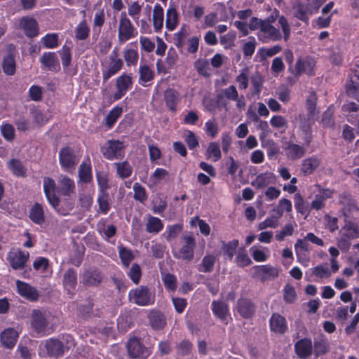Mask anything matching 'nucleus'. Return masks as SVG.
Listing matches in <instances>:
<instances>
[{
	"mask_svg": "<svg viewBox=\"0 0 359 359\" xmlns=\"http://www.w3.org/2000/svg\"><path fill=\"white\" fill-rule=\"evenodd\" d=\"M250 27L257 31L258 39L262 43L280 41L282 39L280 31L276 28L270 20H263L252 18L250 20Z\"/></svg>",
	"mask_w": 359,
	"mask_h": 359,
	"instance_id": "f257e3e1",
	"label": "nucleus"
},
{
	"mask_svg": "<svg viewBox=\"0 0 359 359\" xmlns=\"http://www.w3.org/2000/svg\"><path fill=\"white\" fill-rule=\"evenodd\" d=\"M359 238V224L346 221L341 228L339 235L337 240L338 247L342 251H348L351 246V240Z\"/></svg>",
	"mask_w": 359,
	"mask_h": 359,
	"instance_id": "f03ea898",
	"label": "nucleus"
},
{
	"mask_svg": "<svg viewBox=\"0 0 359 359\" xmlns=\"http://www.w3.org/2000/svg\"><path fill=\"white\" fill-rule=\"evenodd\" d=\"M306 1V4L301 1L297 2L293 7L294 17L304 22H307L311 15L317 13L320 6L325 3L326 0Z\"/></svg>",
	"mask_w": 359,
	"mask_h": 359,
	"instance_id": "7ed1b4c3",
	"label": "nucleus"
},
{
	"mask_svg": "<svg viewBox=\"0 0 359 359\" xmlns=\"http://www.w3.org/2000/svg\"><path fill=\"white\" fill-rule=\"evenodd\" d=\"M117 31L118 40L121 43L135 38L138 34L137 29L125 12L121 13L119 16Z\"/></svg>",
	"mask_w": 359,
	"mask_h": 359,
	"instance_id": "20e7f679",
	"label": "nucleus"
},
{
	"mask_svg": "<svg viewBox=\"0 0 359 359\" xmlns=\"http://www.w3.org/2000/svg\"><path fill=\"white\" fill-rule=\"evenodd\" d=\"M45 195L49 204L60 215H65L68 212L60 208L59 198L56 196L57 187L55 181L48 177L43 180Z\"/></svg>",
	"mask_w": 359,
	"mask_h": 359,
	"instance_id": "39448f33",
	"label": "nucleus"
},
{
	"mask_svg": "<svg viewBox=\"0 0 359 359\" xmlns=\"http://www.w3.org/2000/svg\"><path fill=\"white\" fill-rule=\"evenodd\" d=\"M30 323L32 331L37 336L41 337L50 334L46 315L44 311L39 309L33 310L31 314Z\"/></svg>",
	"mask_w": 359,
	"mask_h": 359,
	"instance_id": "423d86ee",
	"label": "nucleus"
},
{
	"mask_svg": "<svg viewBox=\"0 0 359 359\" xmlns=\"http://www.w3.org/2000/svg\"><path fill=\"white\" fill-rule=\"evenodd\" d=\"M123 62L118 57L116 52H112L102 63V79L107 81L116 74L123 67Z\"/></svg>",
	"mask_w": 359,
	"mask_h": 359,
	"instance_id": "0eeeda50",
	"label": "nucleus"
},
{
	"mask_svg": "<svg viewBox=\"0 0 359 359\" xmlns=\"http://www.w3.org/2000/svg\"><path fill=\"white\" fill-rule=\"evenodd\" d=\"M196 247V242L191 236H185L181 243V245L177 249L173 250L174 257L190 262L194 258V250Z\"/></svg>",
	"mask_w": 359,
	"mask_h": 359,
	"instance_id": "6e6552de",
	"label": "nucleus"
},
{
	"mask_svg": "<svg viewBox=\"0 0 359 359\" xmlns=\"http://www.w3.org/2000/svg\"><path fill=\"white\" fill-rule=\"evenodd\" d=\"M64 353V346L59 340L50 339L42 341L39 346V354L44 357L50 355L53 357H60Z\"/></svg>",
	"mask_w": 359,
	"mask_h": 359,
	"instance_id": "1a4fd4ad",
	"label": "nucleus"
},
{
	"mask_svg": "<svg viewBox=\"0 0 359 359\" xmlns=\"http://www.w3.org/2000/svg\"><path fill=\"white\" fill-rule=\"evenodd\" d=\"M129 298L135 304L144 306L153 304L155 300V295L147 287H140L130 292Z\"/></svg>",
	"mask_w": 359,
	"mask_h": 359,
	"instance_id": "9d476101",
	"label": "nucleus"
},
{
	"mask_svg": "<svg viewBox=\"0 0 359 359\" xmlns=\"http://www.w3.org/2000/svg\"><path fill=\"white\" fill-rule=\"evenodd\" d=\"M103 156L109 159H119L124 156V146L118 140H109L101 148Z\"/></svg>",
	"mask_w": 359,
	"mask_h": 359,
	"instance_id": "9b49d317",
	"label": "nucleus"
},
{
	"mask_svg": "<svg viewBox=\"0 0 359 359\" xmlns=\"http://www.w3.org/2000/svg\"><path fill=\"white\" fill-rule=\"evenodd\" d=\"M133 78L130 74H122L116 79V91L113 94L114 100L121 99L132 88Z\"/></svg>",
	"mask_w": 359,
	"mask_h": 359,
	"instance_id": "f8f14e48",
	"label": "nucleus"
},
{
	"mask_svg": "<svg viewBox=\"0 0 359 359\" xmlns=\"http://www.w3.org/2000/svg\"><path fill=\"white\" fill-rule=\"evenodd\" d=\"M29 257L28 252L22 251L18 248H13L7 255V260L13 269H22L25 266Z\"/></svg>",
	"mask_w": 359,
	"mask_h": 359,
	"instance_id": "ddd939ff",
	"label": "nucleus"
},
{
	"mask_svg": "<svg viewBox=\"0 0 359 359\" xmlns=\"http://www.w3.org/2000/svg\"><path fill=\"white\" fill-rule=\"evenodd\" d=\"M128 352L130 357L133 359H146L151 353L149 349L144 347L137 338L128 341Z\"/></svg>",
	"mask_w": 359,
	"mask_h": 359,
	"instance_id": "4468645a",
	"label": "nucleus"
},
{
	"mask_svg": "<svg viewBox=\"0 0 359 359\" xmlns=\"http://www.w3.org/2000/svg\"><path fill=\"white\" fill-rule=\"evenodd\" d=\"M78 161L79 159L71 148L65 147L60 151V163L64 170L71 171Z\"/></svg>",
	"mask_w": 359,
	"mask_h": 359,
	"instance_id": "2eb2a0df",
	"label": "nucleus"
},
{
	"mask_svg": "<svg viewBox=\"0 0 359 359\" xmlns=\"http://www.w3.org/2000/svg\"><path fill=\"white\" fill-rule=\"evenodd\" d=\"M213 314L222 323L227 325L231 319L228 304L223 301H213L211 304Z\"/></svg>",
	"mask_w": 359,
	"mask_h": 359,
	"instance_id": "dca6fc26",
	"label": "nucleus"
},
{
	"mask_svg": "<svg viewBox=\"0 0 359 359\" xmlns=\"http://www.w3.org/2000/svg\"><path fill=\"white\" fill-rule=\"evenodd\" d=\"M255 274L262 280L273 279L278 276L280 270L278 268L269 265H261L255 267Z\"/></svg>",
	"mask_w": 359,
	"mask_h": 359,
	"instance_id": "f3484780",
	"label": "nucleus"
},
{
	"mask_svg": "<svg viewBox=\"0 0 359 359\" xmlns=\"http://www.w3.org/2000/svg\"><path fill=\"white\" fill-rule=\"evenodd\" d=\"M20 27L28 37H34L39 34V29L35 19L30 17H24L20 21Z\"/></svg>",
	"mask_w": 359,
	"mask_h": 359,
	"instance_id": "a211bd4d",
	"label": "nucleus"
},
{
	"mask_svg": "<svg viewBox=\"0 0 359 359\" xmlns=\"http://www.w3.org/2000/svg\"><path fill=\"white\" fill-rule=\"evenodd\" d=\"M19 332L14 328L4 329L0 334V341L7 348H12L16 344Z\"/></svg>",
	"mask_w": 359,
	"mask_h": 359,
	"instance_id": "6ab92c4d",
	"label": "nucleus"
},
{
	"mask_svg": "<svg viewBox=\"0 0 359 359\" xmlns=\"http://www.w3.org/2000/svg\"><path fill=\"white\" fill-rule=\"evenodd\" d=\"M16 287L18 294L22 297L29 301H36L39 298V294L37 290L28 283L17 280Z\"/></svg>",
	"mask_w": 359,
	"mask_h": 359,
	"instance_id": "aec40b11",
	"label": "nucleus"
},
{
	"mask_svg": "<svg viewBox=\"0 0 359 359\" xmlns=\"http://www.w3.org/2000/svg\"><path fill=\"white\" fill-rule=\"evenodd\" d=\"M276 181V176L273 172H267L258 175L252 182V185L259 189L266 187L271 184H274Z\"/></svg>",
	"mask_w": 359,
	"mask_h": 359,
	"instance_id": "412c9836",
	"label": "nucleus"
},
{
	"mask_svg": "<svg viewBox=\"0 0 359 359\" xmlns=\"http://www.w3.org/2000/svg\"><path fill=\"white\" fill-rule=\"evenodd\" d=\"M270 329L277 334H283L287 330L286 320L278 313H273L270 319Z\"/></svg>",
	"mask_w": 359,
	"mask_h": 359,
	"instance_id": "4be33fe9",
	"label": "nucleus"
},
{
	"mask_svg": "<svg viewBox=\"0 0 359 359\" xmlns=\"http://www.w3.org/2000/svg\"><path fill=\"white\" fill-rule=\"evenodd\" d=\"M316 66V61L311 57H306L299 60L295 65V71L297 74L305 73L306 74H312Z\"/></svg>",
	"mask_w": 359,
	"mask_h": 359,
	"instance_id": "5701e85b",
	"label": "nucleus"
},
{
	"mask_svg": "<svg viewBox=\"0 0 359 359\" xmlns=\"http://www.w3.org/2000/svg\"><path fill=\"white\" fill-rule=\"evenodd\" d=\"M40 62L49 70H57L60 67L58 58L55 53H44L40 58Z\"/></svg>",
	"mask_w": 359,
	"mask_h": 359,
	"instance_id": "b1692460",
	"label": "nucleus"
},
{
	"mask_svg": "<svg viewBox=\"0 0 359 359\" xmlns=\"http://www.w3.org/2000/svg\"><path fill=\"white\" fill-rule=\"evenodd\" d=\"M152 20L154 30L156 32L161 31L164 22V11L158 4H156L154 6Z\"/></svg>",
	"mask_w": 359,
	"mask_h": 359,
	"instance_id": "393cba45",
	"label": "nucleus"
},
{
	"mask_svg": "<svg viewBox=\"0 0 359 359\" xmlns=\"http://www.w3.org/2000/svg\"><path fill=\"white\" fill-rule=\"evenodd\" d=\"M236 310L243 318H250L255 311L252 302L245 299H241L238 301Z\"/></svg>",
	"mask_w": 359,
	"mask_h": 359,
	"instance_id": "a878e982",
	"label": "nucleus"
},
{
	"mask_svg": "<svg viewBox=\"0 0 359 359\" xmlns=\"http://www.w3.org/2000/svg\"><path fill=\"white\" fill-rule=\"evenodd\" d=\"M297 354L302 358L311 355L312 351V342L310 339H304L298 341L295 344Z\"/></svg>",
	"mask_w": 359,
	"mask_h": 359,
	"instance_id": "bb28decb",
	"label": "nucleus"
},
{
	"mask_svg": "<svg viewBox=\"0 0 359 359\" xmlns=\"http://www.w3.org/2000/svg\"><path fill=\"white\" fill-rule=\"evenodd\" d=\"M250 252L255 261L257 262H266L270 257V251L267 248L253 245Z\"/></svg>",
	"mask_w": 359,
	"mask_h": 359,
	"instance_id": "cd10ccee",
	"label": "nucleus"
},
{
	"mask_svg": "<svg viewBox=\"0 0 359 359\" xmlns=\"http://www.w3.org/2000/svg\"><path fill=\"white\" fill-rule=\"evenodd\" d=\"M140 78L139 83L142 86L153 80L154 72L147 64L141 63L139 68Z\"/></svg>",
	"mask_w": 359,
	"mask_h": 359,
	"instance_id": "c85d7f7f",
	"label": "nucleus"
},
{
	"mask_svg": "<svg viewBox=\"0 0 359 359\" xmlns=\"http://www.w3.org/2000/svg\"><path fill=\"white\" fill-rule=\"evenodd\" d=\"M168 172L163 168H156L153 174L149 177L148 185L150 187H154L162 182L166 180L168 177Z\"/></svg>",
	"mask_w": 359,
	"mask_h": 359,
	"instance_id": "c756f323",
	"label": "nucleus"
},
{
	"mask_svg": "<svg viewBox=\"0 0 359 359\" xmlns=\"http://www.w3.org/2000/svg\"><path fill=\"white\" fill-rule=\"evenodd\" d=\"M179 23L177 12L173 6H170L166 11L165 26L169 31L174 30Z\"/></svg>",
	"mask_w": 359,
	"mask_h": 359,
	"instance_id": "7c9ffc66",
	"label": "nucleus"
},
{
	"mask_svg": "<svg viewBox=\"0 0 359 359\" xmlns=\"http://www.w3.org/2000/svg\"><path fill=\"white\" fill-rule=\"evenodd\" d=\"M164 98L167 107L172 111L176 110V106L180 100L179 93L172 89H168L165 92Z\"/></svg>",
	"mask_w": 359,
	"mask_h": 359,
	"instance_id": "2f4dec72",
	"label": "nucleus"
},
{
	"mask_svg": "<svg viewBox=\"0 0 359 359\" xmlns=\"http://www.w3.org/2000/svg\"><path fill=\"white\" fill-rule=\"evenodd\" d=\"M292 210V202L287 198H281L278 205L273 208V212L275 213L278 217H281L285 212L290 213Z\"/></svg>",
	"mask_w": 359,
	"mask_h": 359,
	"instance_id": "473e14b6",
	"label": "nucleus"
},
{
	"mask_svg": "<svg viewBox=\"0 0 359 359\" xmlns=\"http://www.w3.org/2000/svg\"><path fill=\"white\" fill-rule=\"evenodd\" d=\"M163 228V224L161 220L154 216H149L146 223V230L150 233H158Z\"/></svg>",
	"mask_w": 359,
	"mask_h": 359,
	"instance_id": "72a5a7b5",
	"label": "nucleus"
},
{
	"mask_svg": "<svg viewBox=\"0 0 359 359\" xmlns=\"http://www.w3.org/2000/svg\"><path fill=\"white\" fill-rule=\"evenodd\" d=\"M320 165V160L316 157H310L304 159L302 163V172L304 175L311 174Z\"/></svg>",
	"mask_w": 359,
	"mask_h": 359,
	"instance_id": "f704fd0d",
	"label": "nucleus"
},
{
	"mask_svg": "<svg viewBox=\"0 0 359 359\" xmlns=\"http://www.w3.org/2000/svg\"><path fill=\"white\" fill-rule=\"evenodd\" d=\"M123 57L127 66L130 67L136 65L139 57L137 48L135 47L133 48L127 46L123 50Z\"/></svg>",
	"mask_w": 359,
	"mask_h": 359,
	"instance_id": "c9c22d12",
	"label": "nucleus"
},
{
	"mask_svg": "<svg viewBox=\"0 0 359 359\" xmlns=\"http://www.w3.org/2000/svg\"><path fill=\"white\" fill-rule=\"evenodd\" d=\"M30 219L37 224H41L44 221V211L43 207L39 204H34L29 212Z\"/></svg>",
	"mask_w": 359,
	"mask_h": 359,
	"instance_id": "e433bc0d",
	"label": "nucleus"
},
{
	"mask_svg": "<svg viewBox=\"0 0 359 359\" xmlns=\"http://www.w3.org/2000/svg\"><path fill=\"white\" fill-rule=\"evenodd\" d=\"M32 118L33 119V124L40 126L45 124L49 119L48 112L43 111L40 109H34L32 112Z\"/></svg>",
	"mask_w": 359,
	"mask_h": 359,
	"instance_id": "4c0bfd02",
	"label": "nucleus"
},
{
	"mask_svg": "<svg viewBox=\"0 0 359 359\" xmlns=\"http://www.w3.org/2000/svg\"><path fill=\"white\" fill-rule=\"evenodd\" d=\"M123 113V108L119 106H116L109 112L105 118V124L109 128H111L115 124L118 118Z\"/></svg>",
	"mask_w": 359,
	"mask_h": 359,
	"instance_id": "58836bf2",
	"label": "nucleus"
},
{
	"mask_svg": "<svg viewBox=\"0 0 359 359\" xmlns=\"http://www.w3.org/2000/svg\"><path fill=\"white\" fill-rule=\"evenodd\" d=\"M60 191L64 195H68L74 189V183L73 180L66 176H61L59 179Z\"/></svg>",
	"mask_w": 359,
	"mask_h": 359,
	"instance_id": "ea45409f",
	"label": "nucleus"
},
{
	"mask_svg": "<svg viewBox=\"0 0 359 359\" xmlns=\"http://www.w3.org/2000/svg\"><path fill=\"white\" fill-rule=\"evenodd\" d=\"M116 172L119 177L124 179L129 177L133 172V168L128 162L123 161L114 163Z\"/></svg>",
	"mask_w": 359,
	"mask_h": 359,
	"instance_id": "a19ab883",
	"label": "nucleus"
},
{
	"mask_svg": "<svg viewBox=\"0 0 359 359\" xmlns=\"http://www.w3.org/2000/svg\"><path fill=\"white\" fill-rule=\"evenodd\" d=\"M305 153V149L295 144H290L287 146L286 149V154L287 156L290 159H297L299 158Z\"/></svg>",
	"mask_w": 359,
	"mask_h": 359,
	"instance_id": "79ce46f5",
	"label": "nucleus"
},
{
	"mask_svg": "<svg viewBox=\"0 0 359 359\" xmlns=\"http://www.w3.org/2000/svg\"><path fill=\"white\" fill-rule=\"evenodd\" d=\"M74 32L76 39L85 40L89 36L90 27L86 20H83L76 27Z\"/></svg>",
	"mask_w": 359,
	"mask_h": 359,
	"instance_id": "37998d69",
	"label": "nucleus"
},
{
	"mask_svg": "<svg viewBox=\"0 0 359 359\" xmlns=\"http://www.w3.org/2000/svg\"><path fill=\"white\" fill-rule=\"evenodd\" d=\"M76 285V275L72 269H69L64 275V285L66 290L72 292Z\"/></svg>",
	"mask_w": 359,
	"mask_h": 359,
	"instance_id": "c03bdc74",
	"label": "nucleus"
},
{
	"mask_svg": "<svg viewBox=\"0 0 359 359\" xmlns=\"http://www.w3.org/2000/svg\"><path fill=\"white\" fill-rule=\"evenodd\" d=\"M150 323L154 329H161L165 325L163 315L157 311H152L149 315Z\"/></svg>",
	"mask_w": 359,
	"mask_h": 359,
	"instance_id": "a18cd8bd",
	"label": "nucleus"
},
{
	"mask_svg": "<svg viewBox=\"0 0 359 359\" xmlns=\"http://www.w3.org/2000/svg\"><path fill=\"white\" fill-rule=\"evenodd\" d=\"M317 97L313 91L309 93L306 98V109L309 111V118L313 119L315 117Z\"/></svg>",
	"mask_w": 359,
	"mask_h": 359,
	"instance_id": "49530a36",
	"label": "nucleus"
},
{
	"mask_svg": "<svg viewBox=\"0 0 359 359\" xmlns=\"http://www.w3.org/2000/svg\"><path fill=\"white\" fill-rule=\"evenodd\" d=\"M222 156L219 145L217 142H211L207 149L208 158L217 161Z\"/></svg>",
	"mask_w": 359,
	"mask_h": 359,
	"instance_id": "de8ad7c7",
	"label": "nucleus"
},
{
	"mask_svg": "<svg viewBox=\"0 0 359 359\" xmlns=\"http://www.w3.org/2000/svg\"><path fill=\"white\" fill-rule=\"evenodd\" d=\"M82 282L87 285H96L101 279L100 275L97 271H87L82 276Z\"/></svg>",
	"mask_w": 359,
	"mask_h": 359,
	"instance_id": "09e8293b",
	"label": "nucleus"
},
{
	"mask_svg": "<svg viewBox=\"0 0 359 359\" xmlns=\"http://www.w3.org/2000/svg\"><path fill=\"white\" fill-rule=\"evenodd\" d=\"M141 11L142 5L138 1H133L128 4V13L135 22L139 20Z\"/></svg>",
	"mask_w": 359,
	"mask_h": 359,
	"instance_id": "8fccbe9b",
	"label": "nucleus"
},
{
	"mask_svg": "<svg viewBox=\"0 0 359 359\" xmlns=\"http://www.w3.org/2000/svg\"><path fill=\"white\" fill-rule=\"evenodd\" d=\"M279 219L280 217H278L277 215L273 213L271 217H267L263 222H260L258 228L259 230H263L267 228H276L279 225Z\"/></svg>",
	"mask_w": 359,
	"mask_h": 359,
	"instance_id": "3c124183",
	"label": "nucleus"
},
{
	"mask_svg": "<svg viewBox=\"0 0 359 359\" xmlns=\"http://www.w3.org/2000/svg\"><path fill=\"white\" fill-rule=\"evenodd\" d=\"M2 136L8 141H12L15 137V129L8 123H3L0 127Z\"/></svg>",
	"mask_w": 359,
	"mask_h": 359,
	"instance_id": "603ef678",
	"label": "nucleus"
},
{
	"mask_svg": "<svg viewBox=\"0 0 359 359\" xmlns=\"http://www.w3.org/2000/svg\"><path fill=\"white\" fill-rule=\"evenodd\" d=\"M43 45L47 48H54L58 46V34L55 33L48 34L42 38Z\"/></svg>",
	"mask_w": 359,
	"mask_h": 359,
	"instance_id": "864d4df0",
	"label": "nucleus"
},
{
	"mask_svg": "<svg viewBox=\"0 0 359 359\" xmlns=\"http://www.w3.org/2000/svg\"><path fill=\"white\" fill-rule=\"evenodd\" d=\"M297 298V293L294 286L286 284L283 289V299L287 303H293Z\"/></svg>",
	"mask_w": 359,
	"mask_h": 359,
	"instance_id": "5fc2aeb1",
	"label": "nucleus"
},
{
	"mask_svg": "<svg viewBox=\"0 0 359 359\" xmlns=\"http://www.w3.org/2000/svg\"><path fill=\"white\" fill-rule=\"evenodd\" d=\"M313 273L316 276L320 278H329L332 274L327 264H323L316 266L313 269Z\"/></svg>",
	"mask_w": 359,
	"mask_h": 359,
	"instance_id": "6e6d98bb",
	"label": "nucleus"
},
{
	"mask_svg": "<svg viewBox=\"0 0 359 359\" xmlns=\"http://www.w3.org/2000/svg\"><path fill=\"white\" fill-rule=\"evenodd\" d=\"M8 168L16 176H23L25 174V170L22 163L15 159L11 160L8 163Z\"/></svg>",
	"mask_w": 359,
	"mask_h": 359,
	"instance_id": "4d7b16f0",
	"label": "nucleus"
},
{
	"mask_svg": "<svg viewBox=\"0 0 359 359\" xmlns=\"http://www.w3.org/2000/svg\"><path fill=\"white\" fill-rule=\"evenodd\" d=\"M4 72L8 75H13L15 71V60L11 55H8L3 61Z\"/></svg>",
	"mask_w": 359,
	"mask_h": 359,
	"instance_id": "13d9d810",
	"label": "nucleus"
},
{
	"mask_svg": "<svg viewBox=\"0 0 359 359\" xmlns=\"http://www.w3.org/2000/svg\"><path fill=\"white\" fill-rule=\"evenodd\" d=\"M251 83L252 86V94L259 95L263 85V79L259 74H255L251 76Z\"/></svg>",
	"mask_w": 359,
	"mask_h": 359,
	"instance_id": "bf43d9fd",
	"label": "nucleus"
},
{
	"mask_svg": "<svg viewBox=\"0 0 359 359\" xmlns=\"http://www.w3.org/2000/svg\"><path fill=\"white\" fill-rule=\"evenodd\" d=\"M163 282L165 288L170 291H175L177 287V278L174 275L165 273L163 275Z\"/></svg>",
	"mask_w": 359,
	"mask_h": 359,
	"instance_id": "052dcab7",
	"label": "nucleus"
},
{
	"mask_svg": "<svg viewBox=\"0 0 359 359\" xmlns=\"http://www.w3.org/2000/svg\"><path fill=\"white\" fill-rule=\"evenodd\" d=\"M134 198L140 202H144L147 199V194L144 187L140 184L136 182L133 185Z\"/></svg>",
	"mask_w": 359,
	"mask_h": 359,
	"instance_id": "680f3d73",
	"label": "nucleus"
},
{
	"mask_svg": "<svg viewBox=\"0 0 359 359\" xmlns=\"http://www.w3.org/2000/svg\"><path fill=\"white\" fill-rule=\"evenodd\" d=\"M215 262V257L212 255H208L205 256L202 260L201 269L203 272L211 271Z\"/></svg>",
	"mask_w": 359,
	"mask_h": 359,
	"instance_id": "e2e57ef3",
	"label": "nucleus"
},
{
	"mask_svg": "<svg viewBox=\"0 0 359 359\" xmlns=\"http://www.w3.org/2000/svg\"><path fill=\"white\" fill-rule=\"evenodd\" d=\"M79 177L81 181L87 182L91 180V167L89 164L83 163L79 168Z\"/></svg>",
	"mask_w": 359,
	"mask_h": 359,
	"instance_id": "0e129e2a",
	"label": "nucleus"
},
{
	"mask_svg": "<svg viewBox=\"0 0 359 359\" xmlns=\"http://www.w3.org/2000/svg\"><path fill=\"white\" fill-rule=\"evenodd\" d=\"M281 50V47L279 45L273 46L271 48H262L259 50V53L263 58L271 57Z\"/></svg>",
	"mask_w": 359,
	"mask_h": 359,
	"instance_id": "69168bd1",
	"label": "nucleus"
},
{
	"mask_svg": "<svg viewBox=\"0 0 359 359\" xmlns=\"http://www.w3.org/2000/svg\"><path fill=\"white\" fill-rule=\"evenodd\" d=\"M271 125L277 129H284L287 126L286 119L280 115H276L271 117L270 120Z\"/></svg>",
	"mask_w": 359,
	"mask_h": 359,
	"instance_id": "338daca9",
	"label": "nucleus"
},
{
	"mask_svg": "<svg viewBox=\"0 0 359 359\" xmlns=\"http://www.w3.org/2000/svg\"><path fill=\"white\" fill-rule=\"evenodd\" d=\"M140 43L142 50L147 53L152 52L155 48L154 42L146 36H140Z\"/></svg>",
	"mask_w": 359,
	"mask_h": 359,
	"instance_id": "774afa93",
	"label": "nucleus"
}]
</instances>
